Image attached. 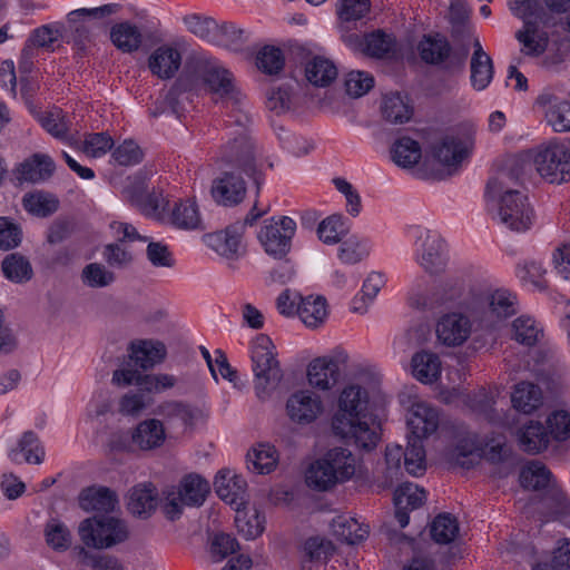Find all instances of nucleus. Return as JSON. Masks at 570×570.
<instances>
[{"instance_id":"1","label":"nucleus","mask_w":570,"mask_h":570,"mask_svg":"<svg viewBox=\"0 0 570 570\" xmlns=\"http://www.w3.org/2000/svg\"><path fill=\"white\" fill-rule=\"evenodd\" d=\"M368 392L358 384H348L340 393L332 417L335 435L356 448L371 451L381 439L380 424L368 414Z\"/></svg>"},{"instance_id":"2","label":"nucleus","mask_w":570,"mask_h":570,"mask_svg":"<svg viewBox=\"0 0 570 570\" xmlns=\"http://www.w3.org/2000/svg\"><path fill=\"white\" fill-rule=\"evenodd\" d=\"M518 184V170L503 168L488 181L485 194L494 219L511 230L525 232L534 223V213Z\"/></svg>"},{"instance_id":"3","label":"nucleus","mask_w":570,"mask_h":570,"mask_svg":"<svg viewBox=\"0 0 570 570\" xmlns=\"http://www.w3.org/2000/svg\"><path fill=\"white\" fill-rule=\"evenodd\" d=\"M459 307L468 314L476 330L493 331L517 314L519 302L517 295L505 288L471 289Z\"/></svg>"},{"instance_id":"4","label":"nucleus","mask_w":570,"mask_h":570,"mask_svg":"<svg viewBox=\"0 0 570 570\" xmlns=\"http://www.w3.org/2000/svg\"><path fill=\"white\" fill-rule=\"evenodd\" d=\"M230 117L238 128L220 147L218 159L232 169H238L253 178L259 190L263 179L256 165V147L247 130L252 117L246 110H239Z\"/></svg>"},{"instance_id":"5","label":"nucleus","mask_w":570,"mask_h":570,"mask_svg":"<svg viewBox=\"0 0 570 570\" xmlns=\"http://www.w3.org/2000/svg\"><path fill=\"white\" fill-rule=\"evenodd\" d=\"M275 345L272 340L259 334L252 342L250 358L255 376V393L261 400L269 396L283 379L279 362L276 358Z\"/></svg>"},{"instance_id":"6","label":"nucleus","mask_w":570,"mask_h":570,"mask_svg":"<svg viewBox=\"0 0 570 570\" xmlns=\"http://www.w3.org/2000/svg\"><path fill=\"white\" fill-rule=\"evenodd\" d=\"M196 71L209 91L230 106L234 114L245 110L244 97L236 86L233 73L217 59L210 57L197 59Z\"/></svg>"},{"instance_id":"7","label":"nucleus","mask_w":570,"mask_h":570,"mask_svg":"<svg viewBox=\"0 0 570 570\" xmlns=\"http://www.w3.org/2000/svg\"><path fill=\"white\" fill-rule=\"evenodd\" d=\"M79 537L88 548L108 549L128 539L126 523L114 517L85 519L79 525Z\"/></svg>"},{"instance_id":"8","label":"nucleus","mask_w":570,"mask_h":570,"mask_svg":"<svg viewBox=\"0 0 570 570\" xmlns=\"http://www.w3.org/2000/svg\"><path fill=\"white\" fill-rule=\"evenodd\" d=\"M410 234L414 238V259L429 274H439L448 265L449 255L444 239L433 230L413 226Z\"/></svg>"},{"instance_id":"9","label":"nucleus","mask_w":570,"mask_h":570,"mask_svg":"<svg viewBox=\"0 0 570 570\" xmlns=\"http://www.w3.org/2000/svg\"><path fill=\"white\" fill-rule=\"evenodd\" d=\"M295 230L296 223L291 217L272 218L264 222L258 239L267 255L282 261L291 250Z\"/></svg>"},{"instance_id":"10","label":"nucleus","mask_w":570,"mask_h":570,"mask_svg":"<svg viewBox=\"0 0 570 570\" xmlns=\"http://www.w3.org/2000/svg\"><path fill=\"white\" fill-rule=\"evenodd\" d=\"M417 51L425 63L443 65L446 70L462 69L466 58V52H453L449 40L441 33L423 36L417 45Z\"/></svg>"},{"instance_id":"11","label":"nucleus","mask_w":570,"mask_h":570,"mask_svg":"<svg viewBox=\"0 0 570 570\" xmlns=\"http://www.w3.org/2000/svg\"><path fill=\"white\" fill-rule=\"evenodd\" d=\"M538 173L550 183H562L570 177V147L551 144L539 150L534 157Z\"/></svg>"},{"instance_id":"12","label":"nucleus","mask_w":570,"mask_h":570,"mask_svg":"<svg viewBox=\"0 0 570 570\" xmlns=\"http://www.w3.org/2000/svg\"><path fill=\"white\" fill-rule=\"evenodd\" d=\"M473 146L472 136L468 132H450L433 146V157L440 164L454 167L469 157Z\"/></svg>"},{"instance_id":"13","label":"nucleus","mask_w":570,"mask_h":570,"mask_svg":"<svg viewBox=\"0 0 570 570\" xmlns=\"http://www.w3.org/2000/svg\"><path fill=\"white\" fill-rule=\"evenodd\" d=\"M321 396L309 390L293 393L286 401V414L293 423L308 425L323 413Z\"/></svg>"},{"instance_id":"14","label":"nucleus","mask_w":570,"mask_h":570,"mask_svg":"<svg viewBox=\"0 0 570 570\" xmlns=\"http://www.w3.org/2000/svg\"><path fill=\"white\" fill-rule=\"evenodd\" d=\"M461 311L460 313L453 312L445 314L438 322L436 335L444 345H461L470 336L474 323L463 309Z\"/></svg>"},{"instance_id":"15","label":"nucleus","mask_w":570,"mask_h":570,"mask_svg":"<svg viewBox=\"0 0 570 570\" xmlns=\"http://www.w3.org/2000/svg\"><path fill=\"white\" fill-rule=\"evenodd\" d=\"M244 224L235 223L224 230L206 234L205 244L219 256L227 259H237L242 255V236Z\"/></svg>"},{"instance_id":"16","label":"nucleus","mask_w":570,"mask_h":570,"mask_svg":"<svg viewBox=\"0 0 570 570\" xmlns=\"http://www.w3.org/2000/svg\"><path fill=\"white\" fill-rule=\"evenodd\" d=\"M440 423V415L435 407L423 401H414L409 410L407 426L411 436L424 439L433 434Z\"/></svg>"},{"instance_id":"17","label":"nucleus","mask_w":570,"mask_h":570,"mask_svg":"<svg viewBox=\"0 0 570 570\" xmlns=\"http://www.w3.org/2000/svg\"><path fill=\"white\" fill-rule=\"evenodd\" d=\"M154 414L160 417L168 429L193 426L197 417V410L189 403L179 400H166L160 402Z\"/></svg>"},{"instance_id":"18","label":"nucleus","mask_w":570,"mask_h":570,"mask_svg":"<svg viewBox=\"0 0 570 570\" xmlns=\"http://www.w3.org/2000/svg\"><path fill=\"white\" fill-rule=\"evenodd\" d=\"M246 195L244 179L233 170H226L212 185V196L223 206H235L243 202Z\"/></svg>"},{"instance_id":"19","label":"nucleus","mask_w":570,"mask_h":570,"mask_svg":"<svg viewBox=\"0 0 570 570\" xmlns=\"http://www.w3.org/2000/svg\"><path fill=\"white\" fill-rule=\"evenodd\" d=\"M56 165L46 154H33L23 160L14 170L19 183L39 184L48 180L55 173Z\"/></svg>"},{"instance_id":"20","label":"nucleus","mask_w":570,"mask_h":570,"mask_svg":"<svg viewBox=\"0 0 570 570\" xmlns=\"http://www.w3.org/2000/svg\"><path fill=\"white\" fill-rule=\"evenodd\" d=\"M395 518L401 528H405L410 522L409 510H414L423 505L426 494L413 483H403L394 492Z\"/></svg>"},{"instance_id":"21","label":"nucleus","mask_w":570,"mask_h":570,"mask_svg":"<svg viewBox=\"0 0 570 570\" xmlns=\"http://www.w3.org/2000/svg\"><path fill=\"white\" fill-rule=\"evenodd\" d=\"M217 495L229 504L239 508L246 495L247 483L245 479L230 470H220L214 481Z\"/></svg>"},{"instance_id":"22","label":"nucleus","mask_w":570,"mask_h":570,"mask_svg":"<svg viewBox=\"0 0 570 570\" xmlns=\"http://www.w3.org/2000/svg\"><path fill=\"white\" fill-rule=\"evenodd\" d=\"M537 104L547 108L546 119L553 131H570V101L560 100L550 92H542L537 98Z\"/></svg>"},{"instance_id":"23","label":"nucleus","mask_w":570,"mask_h":570,"mask_svg":"<svg viewBox=\"0 0 570 570\" xmlns=\"http://www.w3.org/2000/svg\"><path fill=\"white\" fill-rule=\"evenodd\" d=\"M166 440V428L159 419H147L138 423L131 433V442L141 451L160 448Z\"/></svg>"},{"instance_id":"24","label":"nucleus","mask_w":570,"mask_h":570,"mask_svg":"<svg viewBox=\"0 0 570 570\" xmlns=\"http://www.w3.org/2000/svg\"><path fill=\"white\" fill-rule=\"evenodd\" d=\"M165 222L178 229H203L198 207L190 199H179L169 205Z\"/></svg>"},{"instance_id":"25","label":"nucleus","mask_w":570,"mask_h":570,"mask_svg":"<svg viewBox=\"0 0 570 570\" xmlns=\"http://www.w3.org/2000/svg\"><path fill=\"white\" fill-rule=\"evenodd\" d=\"M470 69L472 87L479 91L484 90L492 81L494 69L491 57L483 50L478 39L473 42Z\"/></svg>"},{"instance_id":"26","label":"nucleus","mask_w":570,"mask_h":570,"mask_svg":"<svg viewBox=\"0 0 570 570\" xmlns=\"http://www.w3.org/2000/svg\"><path fill=\"white\" fill-rule=\"evenodd\" d=\"M338 364L332 357H318L312 361L307 370V379L313 387L330 390L338 379Z\"/></svg>"},{"instance_id":"27","label":"nucleus","mask_w":570,"mask_h":570,"mask_svg":"<svg viewBox=\"0 0 570 570\" xmlns=\"http://www.w3.org/2000/svg\"><path fill=\"white\" fill-rule=\"evenodd\" d=\"M158 493L156 488L149 483H140L129 491L128 510L137 517H149L157 508Z\"/></svg>"},{"instance_id":"28","label":"nucleus","mask_w":570,"mask_h":570,"mask_svg":"<svg viewBox=\"0 0 570 570\" xmlns=\"http://www.w3.org/2000/svg\"><path fill=\"white\" fill-rule=\"evenodd\" d=\"M518 442L522 451L538 454L548 449L550 436L541 422L530 421L518 431Z\"/></svg>"},{"instance_id":"29","label":"nucleus","mask_w":570,"mask_h":570,"mask_svg":"<svg viewBox=\"0 0 570 570\" xmlns=\"http://www.w3.org/2000/svg\"><path fill=\"white\" fill-rule=\"evenodd\" d=\"M181 56L170 46L157 48L149 58V68L154 75L161 79L171 78L179 69Z\"/></svg>"},{"instance_id":"30","label":"nucleus","mask_w":570,"mask_h":570,"mask_svg":"<svg viewBox=\"0 0 570 570\" xmlns=\"http://www.w3.org/2000/svg\"><path fill=\"white\" fill-rule=\"evenodd\" d=\"M166 356V347L159 341L142 340L137 343H131L130 358L135 365L142 370L154 367L160 363Z\"/></svg>"},{"instance_id":"31","label":"nucleus","mask_w":570,"mask_h":570,"mask_svg":"<svg viewBox=\"0 0 570 570\" xmlns=\"http://www.w3.org/2000/svg\"><path fill=\"white\" fill-rule=\"evenodd\" d=\"M120 9L121 6L118 3H107L96 8H81L71 11L68 14V20L72 23L88 20L91 22V28L100 29L107 27Z\"/></svg>"},{"instance_id":"32","label":"nucleus","mask_w":570,"mask_h":570,"mask_svg":"<svg viewBox=\"0 0 570 570\" xmlns=\"http://www.w3.org/2000/svg\"><path fill=\"white\" fill-rule=\"evenodd\" d=\"M381 112L391 124H405L413 115V107L407 97L399 92L386 94L382 98Z\"/></svg>"},{"instance_id":"33","label":"nucleus","mask_w":570,"mask_h":570,"mask_svg":"<svg viewBox=\"0 0 570 570\" xmlns=\"http://www.w3.org/2000/svg\"><path fill=\"white\" fill-rule=\"evenodd\" d=\"M209 483L199 474L185 475L179 484V500L189 507H200L209 493Z\"/></svg>"},{"instance_id":"34","label":"nucleus","mask_w":570,"mask_h":570,"mask_svg":"<svg viewBox=\"0 0 570 570\" xmlns=\"http://www.w3.org/2000/svg\"><path fill=\"white\" fill-rule=\"evenodd\" d=\"M80 507L86 511H112L117 504V497L114 491L105 487H90L81 491Z\"/></svg>"},{"instance_id":"35","label":"nucleus","mask_w":570,"mask_h":570,"mask_svg":"<svg viewBox=\"0 0 570 570\" xmlns=\"http://www.w3.org/2000/svg\"><path fill=\"white\" fill-rule=\"evenodd\" d=\"M20 454L30 464H40L45 459V449L33 431H26L18 442V446L9 452V458L14 463H21Z\"/></svg>"},{"instance_id":"36","label":"nucleus","mask_w":570,"mask_h":570,"mask_svg":"<svg viewBox=\"0 0 570 570\" xmlns=\"http://www.w3.org/2000/svg\"><path fill=\"white\" fill-rule=\"evenodd\" d=\"M413 376L424 384L435 382L441 375L440 357L431 352L422 351L412 357Z\"/></svg>"},{"instance_id":"37","label":"nucleus","mask_w":570,"mask_h":570,"mask_svg":"<svg viewBox=\"0 0 570 570\" xmlns=\"http://www.w3.org/2000/svg\"><path fill=\"white\" fill-rule=\"evenodd\" d=\"M334 535L347 544H356L368 535V525L361 524L356 519L338 515L332 521Z\"/></svg>"},{"instance_id":"38","label":"nucleus","mask_w":570,"mask_h":570,"mask_svg":"<svg viewBox=\"0 0 570 570\" xmlns=\"http://www.w3.org/2000/svg\"><path fill=\"white\" fill-rule=\"evenodd\" d=\"M110 40L120 51L130 53L139 49L142 35L137 26L125 21L111 27Z\"/></svg>"},{"instance_id":"39","label":"nucleus","mask_w":570,"mask_h":570,"mask_svg":"<svg viewBox=\"0 0 570 570\" xmlns=\"http://www.w3.org/2000/svg\"><path fill=\"white\" fill-rule=\"evenodd\" d=\"M511 402L515 410L530 414L542 404L541 389L533 383L521 382L514 386Z\"/></svg>"},{"instance_id":"40","label":"nucleus","mask_w":570,"mask_h":570,"mask_svg":"<svg viewBox=\"0 0 570 570\" xmlns=\"http://www.w3.org/2000/svg\"><path fill=\"white\" fill-rule=\"evenodd\" d=\"M384 284L385 278L382 273H370L363 282L361 292L352 299V311L354 313L365 314Z\"/></svg>"},{"instance_id":"41","label":"nucleus","mask_w":570,"mask_h":570,"mask_svg":"<svg viewBox=\"0 0 570 570\" xmlns=\"http://www.w3.org/2000/svg\"><path fill=\"white\" fill-rule=\"evenodd\" d=\"M307 81L316 87H326L337 77L336 66L323 57H314L305 66Z\"/></svg>"},{"instance_id":"42","label":"nucleus","mask_w":570,"mask_h":570,"mask_svg":"<svg viewBox=\"0 0 570 570\" xmlns=\"http://www.w3.org/2000/svg\"><path fill=\"white\" fill-rule=\"evenodd\" d=\"M515 37L522 45V52L528 56L542 55L549 43L547 32L539 31L535 23L530 21H524V30H519Z\"/></svg>"},{"instance_id":"43","label":"nucleus","mask_w":570,"mask_h":570,"mask_svg":"<svg viewBox=\"0 0 570 570\" xmlns=\"http://www.w3.org/2000/svg\"><path fill=\"white\" fill-rule=\"evenodd\" d=\"M392 160L402 168H412L421 157L422 150L420 144L410 138H399L391 148Z\"/></svg>"},{"instance_id":"44","label":"nucleus","mask_w":570,"mask_h":570,"mask_svg":"<svg viewBox=\"0 0 570 570\" xmlns=\"http://www.w3.org/2000/svg\"><path fill=\"white\" fill-rule=\"evenodd\" d=\"M331 470L336 474L340 483L350 480L355 473V458L344 448H334L325 453Z\"/></svg>"},{"instance_id":"45","label":"nucleus","mask_w":570,"mask_h":570,"mask_svg":"<svg viewBox=\"0 0 570 570\" xmlns=\"http://www.w3.org/2000/svg\"><path fill=\"white\" fill-rule=\"evenodd\" d=\"M306 483L318 491H327L340 483L336 474L331 470L325 456L316 460L306 471Z\"/></svg>"},{"instance_id":"46","label":"nucleus","mask_w":570,"mask_h":570,"mask_svg":"<svg viewBox=\"0 0 570 570\" xmlns=\"http://www.w3.org/2000/svg\"><path fill=\"white\" fill-rule=\"evenodd\" d=\"M277 460V452L273 445L259 444L247 453V468L258 474H267L275 469Z\"/></svg>"},{"instance_id":"47","label":"nucleus","mask_w":570,"mask_h":570,"mask_svg":"<svg viewBox=\"0 0 570 570\" xmlns=\"http://www.w3.org/2000/svg\"><path fill=\"white\" fill-rule=\"evenodd\" d=\"M350 230L348 222L340 214L323 219L317 227L320 240L327 245L341 243Z\"/></svg>"},{"instance_id":"48","label":"nucleus","mask_w":570,"mask_h":570,"mask_svg":"<svg viewBox=\"0 0 570 570\" xmlns=\"http://www.w3.org/2000/svg\"><path fill=\"white\" fill-rule=\"evenodd\" d=\"M297 314L302 322L308 327H317L327 316L326 301L323 297L313 298L308 296L301 298L297 306Z\"/></svg>"},{"instance_id":"49","label":"nucleus","mask_w":570,"mask_h":570,"mask_svg":"<svg viewBox=\"0 0 570 570\" xmlns=\"http://www.w3.org/2000/svg\"><path fill=\"white\" fill-rule=\"evenodd\" d=\"M430 534L434 542L448 544L455 540L459 534V522L451 513L438 514L431 525Z\"/></svg>"},{"instance_id":"50","label":"nucleus","mask_w":570,"mask_h":570,"mask_svg":"<svg viewBox=\"0 0 570 570\" xmlns=\"http://www.w3.org/2000/svg\"><path fill=\"white\" fill-rule=\"evenodd\" d=\"M512 338L524 346H533L542 336V328L529 315H521L512 323Z\"/></svg>"},{"instance_id":"51","label":"nucleus","mask_w":570,"mask_h":570,"mask_svg":"<svg viewBox=\"0 0 570 570\" xmlns=\"http://www.w3.org/2000/svg\"><path fill=\"white\" fill-rule=\"evenodd\" d=\"M22 204L28 213L38 217H48L57 212L59 207L57 197L45 191L26 194Z\"/></svg>"},{"instance_id":"52","label":"nucleus","mask_w":570,"mask_h":570,"mask_svg":"<svg viewBox=\"0 0 570 570\" xmlns=\"http://www.w3.org/2000/svg\"><path fill=\"white\" fill-rule=\"evenodd\" d=\"M422 440L409 436L407 446L404 451V468L413 476L422 475L426 469L425 450Z\"/></svg>"},{"instance_id":"53","label":"nucleus","mask_w":570,"mask_h":570,"mask_svg":"<svg viewBox=\"0 0 570 570\" xmlns=\"http://www.w3.org/2000/svg\"><path fill=\"white\" fill-rule=\"evenodd\" d=\"M550 470L539 461H532L520 473V483L525 489L541 490L549 485Z\"/></svg>"},{"instance_id":"54","label":"nucleus","mask_w":570,"mask_h":570,"mask_svg":"<svg viewBox=\"0 0 570 570\" xmlns=\"http://www.w3.org/2000/svg\"><path fill=\"white\" fill-rule=\"evenodd\" d=\"M238 549L237 540L228 533L217 532L208 538V554L214 563L222 562Z\"/></svg>"},{"instance_id":"55","label":"nucleus","mask_w":570,"mask_h":570,"mask_svg":"<svg viewBox=\"0 0 570 570\" xmlns=\"http://www.w3.org/2000/svg\"><path fill=\"white\" fill-rule=\"evenodd\" d=\"M1 267L4 276L14 283H23L32 277V267L29 261L17 253L6 256Z\"/></svg>"},{"instance_id":"56","label":"nucleus","mask_w":570,"mask_h":570,"mask_svg":"<svg viewBox=\"0 0 570 570\" xmlns=\"http://www.w3.org/2000/svg\"><path fill=\"white\" fill-rule=\"evenodd\" d=\"M265 518L256 509L252 511H240L237 508L235 524L239 533L247 540L255 539L264 531Z\"/></svg>"},{"instance_id":"57","label":"nucleus","mask_w":570,"mask_h":570,"mask_svg":"<svg viewBox=\"0 0 570 570\" xmlns=\"http://www.w3.org/2000/svg\"><path fill=\"white\" fill-rule=\"evenodd\" d=\"M371 245L368 239L352 236L341 243L338 258L342 263L353 265L368 256Z\"/></svg>"},{"instance_id":"58","label":"nucleus","mask_w":570,"mask_h":570,"mask_svg":"<svg viewBox=\"0 0 570 570\" xmlns=\"http://www.w3.org/2000/svg\"><path fill=\"white\" fill-rule=\"evenodd\" d=\"M187 30L197 38L213 43L218 23L210 17L190 13L183 18Z\"/></svg>"},{"instance_id":"59","label":"nucleus","mask_w":570,"mask_h":570,"mask_svg":"<svg viewBox=\"0 0 570 570\" xmlns=\"http://www.w3.org/2000/svg\"><path fill=\"white\" fill-rule=\"evenodd\" d=\"M249 33L233 23H223L217 26V32L213 43L226 47L230 50H240L248 40Z\"/></svg>"},{"instance_id":"60","label":"nucleus","mask_w":570,"mask_h":570,"mask_svg":"<svg viewBox=\"0 0 570 570\" xmlns=\"http://www.w3.org/2000/svg\"><path fill=\"white\" fill-rule=\"evenodd\" d=\"M116 279L115 274L105 265L90 263L82 268L81 281L91 288H102L111 285Z\"/></svg>"},{"instance_id":"61","label":"nucleus","mask_w":570,"mask_h":570,"mask_svg":"<svg viewBox=\"0 0 570 570\" xmlns=\"http://www.w3.org/2000/svg\"><path fill=\"white\" fill-rule=\"evenodd\" d=\"M170 203L161 193L148 191L142 199L136 203V207L146 216L165 222Z\"/></svg>"},{"instance_id":"62","label":"nucleus","mask_w":570,"mask_h":570,"mask_svg":"<svg viewBox=\"0 0 570 570\" xmlns=\"http://www.w3.org/2000/svg\"><path fill=\"white\" fill-rule=\"evenodd\" d=\"M285 63L283 52L274 46L263 47L256 56L257 68L267 75L278 73Z\"/></svg>"},{"instance_id":"63","label":"nucleus","mask_w":570,"mask_h":570,"mask_svg":"<svg viewBox=\"0 0 570 570\" xmlns=\"http://www.w3.org/2000/svg\"><path fill=\"white\" fill-rule=\"evenodd\" d=\"M547 431L550 439L563 442L570 439V414L563 410L554 411L547 417Z\"/></svg>"},{"instance_id":"64","label":"nucleus","mask_w":570,"mask_h":570,"mask_svg":"<svg viewBox=\"0 0 570 570\" xmlns=\"http://www.w3.org/2000/svg\"><path fill=\"white\" fill-rule=\"evenodd\" d=\"M532 570H570V539L558 541L549 564L538 563Z\"/></svg>"}]
</instances>
